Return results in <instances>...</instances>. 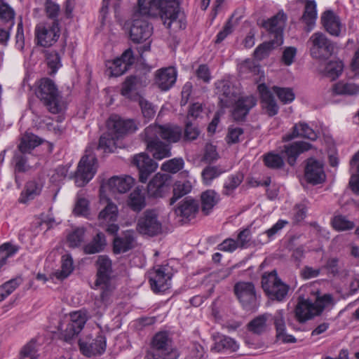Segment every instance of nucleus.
Wrapping results in <instances>:
<instances>
[{
	"instance_id": "1",
	"label": "nucleus",
	"mask_w": 359,
	"mask_h": 359,
	"mask_svg": "<svg viewBox=\"0 0 359 359\" xmlns=\"http://www.w3.org/2000/svg\"><path fill=\"white\" fill-rule=\"evenodd\" d=\"M144 0H137L130 22L129 37L135 43L147 41L153 34V26L148 21L154 15L152 10L146 8Z\"/></svg>"
},
{
	"instance_id": "2",
	"label": "nucleus",
	"mask_w": 359,
	"mask_h": 359,
	"mask_svg": "<svg viewBox=\"0 0 359 359\" xmlns=\"http://www.w3.org/2000/svg\"><path fill=\"white\" fill-rule=\"evenodd\" d=\"M146 8L152 10L154 15L150 17H160L167 28L170 29L172 25L175 28H182V22L178 20L180 15V4L176 0H144Z\"/></svg>"
},
{
	"instance_id": "3",
	"label": "nucleus",
	"mask_w": 359,
	"mask_h": 359,
	"mask_svg": "<svg viewBox=\"0 0 359 359\" xmlns=\"http://www.w3.org/2000/svg\"><path fill=\"white\" fill-rule=\"evenodd\" d=\"M331 294H325L318 297L314 303L309 299H299L295 308V316L299 323H304L315 316H319L332 302Z\"/></svg>"
},
{
	"instance_id": "4",
	"label": "nucleus",
	"mask_w": 359,
	"mask_h": 359,
	"mask_svg": "<svg viewBox=\"0 0 359 359\" xmlns=\"http://www.w3.org/2000/svg\"><path fill=\"white\" fill-rule=\"evenodd\" d=\"M36 95L50 113L58 114L62 111L63 106L61 97L51 79L46 78L41 80Z\"/></svg>"
},
{
	"instance_id": "5",
	"label": "nucleus",
	"mask_w": 359,
	"mask_h": 359,
	"mask_svg": "<svg viewBox=\"0 0 359 359\" xmlns=\"http://www.w3.org/2000/svg\"><path fill=\"white\" fill-rule=\"evenodd\" d=\"M172 341L166 332H159L153 337L151 347L147 359H177L178 354L172 347Z\"/></svg>"
},
{
	"instance_id": "6",
	"label": "nucleus",
	"mask_w": 359,
	"mask_h": 359,
	"mask_svg": "<svg viewBox=\"0 0 359 359\" xmlns=\"http://www.w3.org/2000/svg\"><path fill=\"white\" fill-rule=\"evenodd\" d=\"M311 56L317 60H326L334 53V43L323 32L313 33L306 43Z\"/></svg>"
},
{
	"instance_id": "7",
	"label": "nucleus",
	"mask_w": 359,
	"mask_h": 359,
	"mask_svg": "<svg viewBox=\"0 0 359 359\" xmlns=\"http://www.w3.org/2000/svg\"><path fill=\"white\" fill-rule=\"evenodd\" d=\"M262 287L271 300L280 302L287 296L289 286L278 276L277 271L266 272L262 276Z\"/></svg>"
},
{
	"instance_id": "8",
	"label": "nucleus",
	"mask_w": 359,
	"mask_h": 359,
	"mask_svg": "<svg viewBox=\"0 0 359 359\" xmlns=\"http://www.w3.org/2000/svg\"><path fill=\"white\" fill-rule=\"evenodd\" d=\"M233 292L242 307L248 311H255L259 306L255 286L252 282H238Z\"/></svg>"
},
{
	"instance_id": "9",
	"label": "nucleus",
	"mask_w": 359,
	"mask_h": 359,
	"mask_svg": "<svg viewBox=\"0 0 359 359\" xmlns=\"http://www.w3.org/2000/svg\"><path fill=\"white\" fill-rule=\"evenodd\" d=\"M97 158L93 154L85 155L80 160L74 174L75 184L77 187L85 186L96 172Z\"/></svg>"
},
{
	"instance_id": "10",
	"label": "nucleus",
	"mask_w": 359,
	"mask_h": 359,
	"mask_svg": "<svg viewBox=\"0 0 359 359\" xmlns=\"http://www.w3.org/2000/svg\"><path fill=\"white\" fill-rule=\"evenodd\" d=\"M137 231L144 235L155 236L162 231V224L154 210H147L138 219Z\"/></svg>"
},
{
	"instance_id": "11",
	"label": "nucleus",
	"mask_w": 359,
	"mask_h": 359,
	"mask_svg": "<svg viewBox=\"0 0 359 359\" xmlns=\"http://www.w3.org/2000/svg\"><path fill=\"white\" fill-rule=\"evenodd\" d=\"M87 320L88 316L86 311L80 310L72 313L69 322L61 332V339L66 342L71 343L72 340L83 330Z\"/></svg>"
},
{
	"instance_id": "12",
	"label": "nucleus",
	"mask_w": 359,
	"mask_h": 359,
	"mask_svg": "<svg viewBox=\"0 0 359 359\" xmlns=\"http://www.w3.org/2000/svg\"><path fill=\"white\" fill-rule=\"evenodd\" d=\"M172 182L170 174L158 172L147 184L148 196L154 198L164 197L169 193Z\"/></svg>"
},
{
	"instance_id": "13",
	"label": "nucleus",
	"mask_w": 359,
	"mask_h": 359,
	"mask_svg": "<svg viewBox=\"0 0 359 359\" xmlns=\"http://www.w3.org/2000/svg\"><path fill=\"white\" fill-rule=\"evenodd\" d=\"M144 134H148L150 136L154 135L169 143H175L182 139V130L177 126L154 124L145 128Z\"/></svg>"
},
{
	"instance_id": "14",
	"label": "nucleus",
	"mask_w": 359,
	"mask_h": 359,
	"mask_svg": "<svg viewBox=\"0 0 359 359\" xmlns=\"http://www.w3.org/2000/svg\"><path fill=\"white\" fill-rule=\"evenodd\" d=\"M287 20V15L283 11H279L276 15L267 20H263L262 26L269 32L273 40L276 41L277 45L283 43V29Z\"/></svg>"
},
{
	"instance_id": "15",
	"label": "nucleus",
	"mask_w": 359,
	"mask_h": 359,
	"mask_svg": "<svg viewBox=\"0 0 359 359\" xmlns=\"http://www.w3.org/2000/svg\"><path fill=\"white\" fill-rule=\"evenodd\" d=\"M118 212L117 206L114 203L109 202L98 215L99 225L104 228L109 234L114 235L119 229L118 225L116 224Z\"/></svg>"
},
{
	"instance_id": "16",
	"label": "nucleus",
	"mask_w": 359,
	"mask_h": 359,
	"mask_svg": "<svg viewBox=\"0 0 359 359\" xmlns=\"http://www.w3.org/2000/svg\"><path fill=\"white\" fill-rule=\"evenodd\" d=\"M60 33L59 21L51 25L38 26L36 28V36L38 44L43 47L52 46L59 39Z\"/></svg>"
},
{
	"instance_id": "17",
	"label": "nucleus",
	"mask_w": 359,
	"mask_h": 359,
	"mask_svg": "<svg viewBox=\"0 0 359 359\" xmlns=\"http://www.w3.org/2000/svg\"><path fill=\"white\" fill-rule=\"evenodd\" d=\"M304 179L307 183L312 185L322 184L325 181L326 175L323 163L313 158L306 161L304 168Z\"/></svg>"
},
{
	"instance_id": "18",
	"label": "nucleus",
	"mask_w": 359,
	"mask_h": 359,
	"mask_svg": "<svg viewBox=\"0 0 359 359\" xmlns=\"http://www.w3.org/2000/svg\"><path fill=\"white\" fill-rule=\"evenodd\" d=\"M135 62V57L131 48H128L121 55L120 57L112 61H108L106 66L109 71V74L113 76H119L123 74Z\"/></svg>"
},
{
	"instance_id": "19",
	"label": "nucleus",
	"mask_w": 359,
	"mask_h": 359,
	"mask_svg": "<svg viewBox=\"0 0 359 359\" xmlns=\"http://www.w3.org/2000/svg\"><path fill=\"white\" fill-rule=\"evenodd\" d=\"M132 163L139 171V181L145 183L149 176L156 171L158 164L147 154L140 153L133 156Z\"/></svg>"
},
{
	"instance_id": "20",
	"label": "nucleus",
	"mask_w": 359,
	"mask_h": 359,
	"mask_svg": "<svg viewBox=\"0 0 359 359\" xmlns=\"http://www.w3.org/2000/svg\"><path fill=\"white\" fill-rule=\"evenodd\" d=\"M257 100L253 95L238 97L233 102L231 112L232 118L236 121H244L250 111L256 106Z\"/></svg>"
},
{
	"instance_id": "21",
	"label": "nucleus",
	"mask_w": 359,
	"mask_h": 359,
	"mask_svg": "<svg viewBox=\"0 0 359 359\" xmlns=\"http://www.w3.org/2000/svg\"><path fill=\"white\" fill-rule=\"evenodd\" d=\"M79 349L83 355L91 357L102 354L106 349V339L103 335H98L94 339H79Z\"/></svg>"
},
{
	"instance_id": "22",
	"label": "nucleus",
	"mask_w": 359,
	"mask_h": 359,
	"mask_svg": "<svg viewBox=\"0 0 359 359\" xmlns=\"http://www.w3.org/2000/svg\"><path fill=\"white\" fill-rule=\"evenodd\" d=\"M107 126L116 139L137 130V126L133 120H125L117 115H111L109 117Z\"/></svg>"
},
{
	"instance_id": "23",
	"label": "nucleus",
	"mask_w": 359,
	"mask_h": 359,
	"mask_svg": "<svg viewBox=\"0 0 359 359\" xmlns=\"http://www.w3.org/2000/svg\"><path fill=\"white\" fill-rule=\"evenodd\" d=\"M145 142L148 151L155 159L161 160L171 156L170 146L161 142L156 135L145 134Z\"/></svg>"
},
{
	"instance_id": "24",
	"label": "nucleus",
	"mask_w": 359,
	"mask_h": 359,
	"mask_svg": "<svg viewBox=\"0 0 359 359\" xmlns=\"http://www.w3.org/2000/svg\"><path fill=\"white\" fill-rule=\"evenodd\" d=\"M257 90L260 95L261 104L263 109L269 116L276 115L279 111L276 99L265 83H261L257 86Z\"/></svg>"
},
{
	"instance_id": "25",
	"label": "nucleus",
	"mask_w": 359,
	"mask_h": 359,
	"mask_svg": "<svg viewBox=\"0 0 359 359\" xmlns=\"http://www.w3.org/2000/svg\"><path fill=\"white\" fill-rule=\"evenodd\" d=\"M198 209L197 201L191 197H186L180 202L175 212L177 216L182 217V221L187 222L196 217Z\"/></svg>"
},
{
	"instance_id": "26",
	"label": "nucleus",
	"mask_w": 359,
	"mask_h": 359,
	"mask_svg": "<svg viewBox=\"0 0 359 359\" xmlns=\"http://www.w3.org/2000/svg\"><path fill=\"white\" fill-rule=\"evenodd\" d=\"M217 89L219 103L222 107H229L233 105L238 97V90L229 81L219 82Z\"/></svg>"
},
{
	"instance_id": "27",
	"label": "nucleus",
	"mask_w": 359,
	"mask_h": 359,
	"mask_svg": "<svg viewBox=\"0 0 359 359\" xmlns=\"http://www.w3.org/2000/svg\"><path fill=\"white\" fill-rule=\"evenodd\" d=\"M165 269L161 266L149 278L151 288L155 293L163 292L170 288L171 276L165 273Z\"/></svg>"
},
{
	"instance_id": "28",
	"label": "nucleus",
	"mask_w": 359,
	"mask_h": 359,
	"mask_svg": "<svg viewBox=\"0 0 359 359\" xmlns=\"http://www.w3.org/2000/svg\"><path fill=\"white\" fill-rule=\"evenodd\" d=\"M311 148V144L304 141H297L284 145L281 153L285 154L287 163L291 166H294L298 156Z\"/></svg>"
},
{
	"instance_id": "29",
	"label": "nucleus",
	"mask_w": 359,
	"mask_h": 359,
	"mask_svg": "<svg viewBox=\"0 0 359 359\" xmlns=\"http://www.w3.org/2000/svg\"><path fill=\"white\" fill-rule=\"evenodd\" d=\"M133 184V179L130 176L124 178L114 176L102 184L100 191L108 190L112 193H126L130 189Z\"/></svg>"
},
{
	"instance_id": "30",
	"label": "nucleus",
	"mask_w": 359,
	"mask_h": 359,
	"mask_svg": "<svg viewBox=\"0 0 359 359\" xmlns=\"http://www.w3.org/2000/svg\"><path fill=\"white\" fill-rule=\"evenodd\" d=\"M297 137L313 141L318 138V135L306 123L299 122L292 127V132L284 135L282 139L283 142H289Z\"/></svg>"
},
{
	"instance_id": "31",
	"label": "nucleus",
	"mask_w": 359,
	"mask_h": 359,
	"mask_svg": "<svg viewBox=\"0 0 359 359\" xmlns=\"http://www.w3.org/2000/svg\"><path fill=\"white\" fill-rule=\"evenodd\" d=\"M320 20L323 26L330 34L334 36L340 35L342 25L339 18L332 11H325Z\"/></svg>"
},
{
	"instance_id": "32",
	"label": "nucleus",
	"mask_w": 359,
	"mask_h": 359,
	"mask_svg": "<svg viewBox=\"0 0 359 359\" xmlns=\"http://www.w3.org/2000/svg\"><path fill=\"white\" fill-rule=\"evenodd\" d=\"M135 233L133 231H126L121 236L114 238L113 250L115 254L126 252L135 247Z\"/></svg>"
},
{
	"instance_id": "33",
	"label": "nucleus",
	"mask_w": 359,
	"mask_h": 359,
	"mask_svg": "<svg viewBox=\"0 0 359 359\" xmlns=\"http://www.w3.org/2000/svg\"><path fill=\"white\" fill-rule=\"evenodd\" d=\"M177 74L173 67H167L157 71L156 83L161 90H168L175 83Z\"/></svg>"
},
{
	"instance_id": "34",
	"label": "nucleus",
	"mask_w": 359,
	"mask_h": 359,
	"mask_svg": "<svg viewBox=\"0 0 359 359\" xmlns=\"http://www.w3.org/2000/svg\"><path fill=\"white\" fill-rule=\"evenodd\" d=\"M97 266V280L95 285L101 283H106L109 280V276L111 272V262L105 255H100L96 262Z\"/></svg>"
},
{
	"instance_id": "35",
	"label": "nucleus",
	"mask_w": 359,
	"mask_h": 359,
	"mask_svg": "<svg viewBox=\"0 0 359 359\" xmlns=\"http://www.w3.org/2000/svg\"><path fill=\"white\" fill-rule=\"evenodd\" d=\"M333 92L337 95L356 96L359 95V83L353 80H341L333 85Z\"/></svg>"
},
{
	"instance_id": "36",
	"label": "nucleus",
	"mask_w": 359,
	"mask_h": 359,
	"mask_svg": "<svg viewBox=\"0 0 359 359\" xmlns=\"http://www.w3.org/2000/svg\"><path fill=\"white\" fill-rule=\"evenodd\" d=\"M317 18L316 3L314 0L306 1L304 10L301 20L306 25L305 30L307 32H311Z\"/></svg>"
},
{
	"instance_id": "37",
	"label": "nucleus",
	"mask_w": 359,
	"mask_h": 359,
	"mask_svg": "<svg viewBox=\"0 0 359 359\" xmlns=\"http://www.w3.org/2000/svg\"><path fill=\"white\" fill-rule=\"evenodd\" d=\"M274 325L276 330V338L283 343H294L297 339L291 334L285 332V323L282 311H278L273 317Z\"/></svg>"
},
{
	"instance_id": "38",
	"label": "nucleus",
	"mask_w": 359,
	"mask_h": 359,
	"mask_svg": "<svg viewBox=\"0 0 359 359\" xmlns=\"http://www.w3.org/2000/svg\"><path fill=\"white\" fill-rule=\"evenodd\" d=\"M107 245L105 236L102 232H98L88 244L83 248L84 254L93 255L104 250Z\"/></svg>"
},
{
	"instance_id": "39",
	"label": "nucleus",
	"mask_w": 359,
	"mask_h": 359,
	"mask_svg": "<svg viewBox=\"0 0 359 359\" xmlns=\"http://www.w3.org/2000/svg\"><path fill=\"white\" fill-rule=\"evenodd\" d=\"M300 236L294 235L290 238L287 248L289 251L292 252L291 257L298 265L301 263L302 259L304 257V246L299 244L298 240Z\"/></svg>"
},
{
	"instance_id": "40",
	"label": "nucleus",
	"mask_w": 359,
	"mask_h": 359,
	"mask_svg": "<svg viewBox=\"0 0 359 359\" xmlns=\"http://www.w3.org/2000/svg\"><path fill=\"white\" fill-rule=\"evenodd\" d=\"M269 316L268 313H264L255 317L247 324V330L257 335L262 334L267 330L266 322Z\"/></svg>"
},
{
	"instance_id": "41",
	"label": "nucleus",
	"mask_w": 359,
	"mask_h": 359,
	"mask_svg": "<svg viewBox=\"0 0 359 359\" xmlns=\"http://www.w3.org/2000/svg\"><path fill=\"white\" fill-rule=\"evenodd\" d=\"M42 142V139L37 135L33 133H26L21 138L18 149L21 153L28 154Z\"/></svg>"
},
{
	"instance_id": "42",
	"label": "nucleus",
	"mask_w": 359,
	"mask_h": 359,
	"mask_svg": "<svg viewBox=\"0 0 359 359\" xmlns=\"http://www.w3.org/2000/svg\"><path fill=\"white\" fill-rule=\"evenodd\" d=\"M128 205L131 210L139 212L146 206V198L144 194L140 188L133 190L128 198Z\"/></svg>"
},
{
	"instance_id": "43",
	"label": "nucleus",
	"mask_w": 359,
	"mask_h": 359,
	"mask_svg": "<svg viewBox=\"0 0 359 359\" xmlns=\"http://www.w3.org/2000/svg\"><path fill=\"white\" fill-rule=\"evenodd\" d=\"M192 184L189 180L176 181L172 184V196L170 199V205H173L178 199L191 192Z\"/></svg>"
},
{
	"instance_id": "44",
	"label": "nucleus",
	"mask_w": 359,
	"mask_h": 359,
	"mask_svg": "<svg viewBox=\"0 0 359 359\" xmlns=\"http://www.w3.org/2000/svg\"><path fill=\"white\" fill-rule=\"evenodd\" d=\"M201 210L205 215H208L213 207L219 202V196L214 190H207L201 194Z\"/></svg>"
},
{
	"instance_id": "45",
	"label": "nucleus",
	"mask_w": 359,
	"mask_h": 359,
	"mask_svg": "<svg viewBox=\"0 0 359 359\" xmlns=\"http://www.w3.org/2000/svg\"><path fill=\"white\" fill-rule=\"evenodd\" d=\"M134 101L138 102L142 114L146 121H149L154 117L156 109L153 103L137 93L135 94Z\"/></svg>"
},
{
	"instance_id": "46",
	"label": "nucleus",
	"mask_w": 359,
	"mask_h": 359,
	"mask_svg": "<svg viewBox=\"0 0 359 359\" xmlns=\"http://www.w3.org/2000/svg\"><path fill=\"white\" fill-rule=\"evenodd\" d=\"M140 83V79L136 76H128L123 83L121 93L124 97L134 100L135 95L132 96V93L137 90Z\"/></svg>"
},
{
	"instance_id": "47",
	"label": "nucleus",
	"mask_w": 359,
	"mask_h": 359,
	"mask_svg": "<svg viewBox=\"0 0 359 359\" xmlns=\"http://www.w3.org/2000/svg\"><path fill=\"white\" fill-rule=\"evenodd\" d=\"M344 70V63L341 60H331L327 62L323 72V75L334 81L339 77Z\"/></svg>"
},
{
	"instance_id": "48",
	"label": "nucleus",
	"mask_w": 359,
	"mask_h": 359,
	"mask_svg": "<svg viewBox=\"0 0 359 359\" xmlns=\"http://www.w3.org/2000/svg\"><path fill=\"white\" fill-rule=\"evenodd\" d=\"M61 263V269L54 273L55 278L59 280L67 278L74 270V262L71 255H62Z\"/></svg>"
},
{
	"instance_id": "49",
	"label": "nucleus",
	"mask_w": 359,
	"mask_h": 359,
	"mask_svg": "<svg viewBox=\"0 0 359 359\" xmlns=\"http://www.w3.org/2000/svg\"><path fill=\"white\" fill-rule=\"evenodd\" d=\"M238 348V345L234 339L229 337L222 336L216 340L212 350H214L216 352H222L224 351L234 352L236 351Z\"/></svg>"
},
{
	"instance_id": "50",
	"label": "nucleus",
	"mask_w": 359,
	"mask_h": 359,
	"mask_svg": "<svg viewBox=\"0 0 359 359\" xmlns=\"http://www.w3.org/2000/svg\"><path fill=\"white\" fill-rule=\"evenodd\" d=\"M37 341L32 339L21 348L18 359H38Z\"/></svg>"
},
{
	"instance_id": "51",
	"label": "nucleus",
	"mask_w": 359,
	"mask_h": 359,
	"mask_svg": "<svg viewBox=\"0 0 359 359\" xmlns=\"http://www.w3.org/2000/svg\"><path fill=\"white\" fill-rule=\"evenodd\" d=\"M201 131L194 121L186 119L184 133L182 137V140L184 142L194 141L198 137Z\"/></svg>"
},
{
	"instance_id": "52",
	"label": "nucleus",
	"mask_w": 359,
	"mask_h": 359,
	"mask_svg": "<svg viewBox=\"0 0 359 359\" xmlns=\"http://www.w3.org/2000/svg\"><path fill=\"white\" fill-rule=\"evenodd\" d=\"M280 45L276 44V41L273 39L268 42H264L258 46L254 52V57L257 60H262L269 55L271 51Z\"/></svg>"
},
{
	"instance_id": "53",
	"label": "nucleus",
	"mask_w": 359,
	"mask_h": 359,
	"mask_svg": "<svg viewBox=\"0 0 359 359\" xmlns=\"http://www.w3.org/2000/svg\"><path fill=\"white\" fill-rule=\"evenodd\" d=\"M263 161L264 165L271 169H280L284 165V160L283 157L273 152H268L263 156Z\"/></svg>"
},
{
	"instance_id": "54",
	"label": "nucleus",
	"mask_w": 359,
	"mask_h": 359,
	"mask_svg": "<svg viewBox=\"0 0 359 359\" xmlns=\"http://www.w3.org/2000/svg\"><path fill=\"white\" fill-rule=\"evenodd\" d=\"M225 172V170L219 165H208L202 171L201 176L204 184L209 185L211 182Z\"/></svg>"
},
{
	"instance_id": "55",
	"label": "nucleus",
	"mask_w": 359,
	"mask_h": 359,
	"mask_svg": "<svg viewBox=\"0 0 359 359\" xmlns=\"http://www.w3.org/2000/svg\"><path fill=\"white\" fill-rule=\"evenodd\" d=\"M85 232L83 227H78L69 233L67 237L69 246L72 248L80 246L84 241Z\"/></svg>"
},
{
	"instance_id": "56",
	"label": "nucleus",
	"mask_w": 359,
	"mask_h": 359,
	"mask_svg": "<svg viewBox=\"0 0 359 359\" xmlns=\"http://www.w3.org/2000/svg\"><path fill=\"white\" fill-rule=\"evenodd\" d=\"M244 176L241 172H237L229 177V181L224 184V189L222 194L229 196L241 184Z\"/></svg>"
},
{
	"instance_id": "57",
	"label": "nucleus",
	"mask_w": 359,
	"mask_h": 359,
	"mask_svg": "<svg viewBox=\"0 0 359 359\" xmlns=\"http://www.w3.org/2000/svg\"><path fill=\"white\" fill-rule=\"evenodd\" d=\"M41 189L34 182H29L26 185L25 191L21 194L19 202L26 203L40 194Z\"/></svg>"
},
{
	"instance_id": "58",
	"label": "nucleus",
	"mask_w": 359,
	"mask_h": 359,
	"mask_svg": "<svg viewBox=\"0 0 359 359\" xmlns=\"http://www.w3.org/2000/svg\"><path fill=\"white\" fill-rule=\"evenodd\" d=\"M184 165L182 158H174L164 162L161 165V170L170 173H176L183 168Z\"/></svg>"
},
{
	"instance_id": "59",
	"label": "nucleus",
	"mask_w": 359,
	"mask_h": 359,
	"mask_svg": "<svg viewBox=\"0 0 359 359\" xmlns=\"http://www.w3.org/2000/svg\"><path fill=\"white\" fill-rule=\"evenodd\" d=\"M46 59L48 67L51 69L50 74H55L62 66L60 62V55L59 53L55 50H47L46 52Z\"/></svg>"
},
{
	"instance_id": "60",
	"label": "nucleus",
	"mask_w": 359,
	"mask_h": 359,
	"mask_svg": "<svg viewBox=\"0 0 359 359\" xmlns=\"http://www.w3.org/2000/svg\"><path fill=\"white\" fill-rule=\"evenodd\" d=\"M273 90L284 104H289L294 100L295 95L292 88L273 86Z\"/></svg>"
},
{
	"instance_id": "61",
	"label": "nucleus",
	"mask_w": 359,
	"mask_h": 359,
	"mask_svg": "<svg viewBox=\"0 0 359 359\" xmlns=\"http://www.w3.org/2000/svg\"><path fill=\"white\" fill-rule=\"evenodd\" d=\"M15 12L7 4L0 1V19L8 23L9 27L14 25Z\"/></svg>"
},
{
	"instance_id": "62",
	"label": "nucleus",
	"mask_w": 359,
	"mask_h": 359,
	"mask_svg": "<svg viewBox=\"0 0 359 359\" xmlns=\"http://www.w3.org/2000/svg\"><path fill=\"white\" fill-rule=\"evenodd\" d=\"M322 269L327 271L328 276H331L332 277L339 276L340 273L339 258L336 257L328 258L325 264L322 266Z\"/></svg>"
},
{
	"instance_id": "63",
	"label": "nucleus",
	"mask_w": 359,
	"mask_h": 359,
	"mask_svg": "<svg viewBox=\"0 0 359 359\" xmlns=\"http://www.w3.org/2000/svg\"><path fill=\"white\" fill-rule=\"evenodd\" d=\"M334 229L337 231H346L354 227L353 222L348 220L342 215L335 216L332 222Z\"/></svg>"
},
{
	"instance_id": "64",
	"label": "nucleus",
	"mask_w": 359,
	"mask_h": 359,
	"mask_svg": "<svg viewBox=\"0 0 359 359\" xmlns=\"http://www.w3.org/2000/svg\"><path fill=\"white\" fill-rule=\"evenodd\" d=\"M45 11L48 18L53 20V22L59 21L57 17L60 11V7L57 4L52 0H46Z\"/></svg>"
}]
</instances>
